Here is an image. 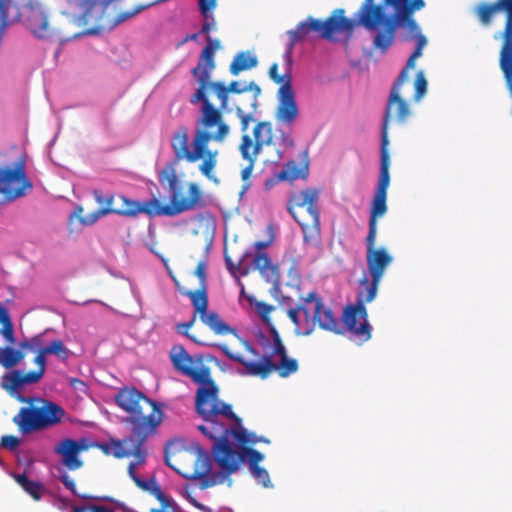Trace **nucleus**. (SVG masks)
Listing matches in <instances>:
<instances>
[{"label":"nucleus","instance_id":"1a4fd4ad","mask_svg":"<svg viewBox=\"0 0 512 512\" xmlns=\"http://www.w3.org/2000/svg\"><path fill=\"white\" fill-rule=\"evenodd\" d=\"M297 307L304 320L305 331H303V336L310 335L315 330L316 325L336 334L342 333L341 323L334 316L331 309L324 307L322 299L315 291L301 297Z\"/></svg>","mask_w":512,"mask_h":512},{"label":"nucleus","instance_id":"e433bc0d","mask_svg":"<svg viewBox=\"0 0 512 512\" xmlns=\"http://www.w3.org/2000/svg\"><path fill=\"white\" fill-rule=\"evenodd\" d=\"M498 13H504L505 19L512 22V0H496L492 2V22Z\"/></svg>","mask_w":512,"mask_h":512},{"label":"nucleus","instance_id":"b1692460","mask_svg":"<svg viewBox=\"0 0 512 512\" xmlns=\"http://www.w3.org/2000/svg\"><path fill=\"white\" fill-rule=\"evenodd\" d=\"M88 449L86 439L74 440L65 438L58 442L54 447V452L62 457V464L70 470H76L82 467L83 462L79 459V454Z\"/></svg>","mask_w":512,"mask_h":512},{"label":"nucleus","instance_id":"4d7b16f0","mask_svg":"<svg viewBox=\"0 0 512 512\" xmlns=\"http://www.w3.org/2000/svg\"><path fill=\"white\" fill-rule=\"evenodd\" d=\"M225 262L227 269L232 275H236V273L240 274V269L238 268L239 262L237 264H234L228 256L225 257Z\"/></svg>","mask_w":512,"mask_h":512},{"label":"nucleus","instance_id":"ddd939ff","mask_svg":"<svg viewBox=\"0 0 512 512\" xmlns=\"http://www.w3.org/2000/svg\"><path fill=\"white\" fill-rule=\"evenodd\" d=\"M252 134V137L249 134H243L239 145L241 156L248 162V165L241 171L243 180L251 176L254 165L263 148L272 144V123L269 121L258 122L253 128Z\"/></svg>","mask_w":512,"mask_h":512},{"label":"nucleus","instance_id":"c03bdc74","mask_svg":"<svg viewBox=\"0 0 512 512\" xmlns=\"http://www.w3.org/2000/svg\"><path fill=\"white\" fill-rule=\"evenodd\" d=\"M250 472L253 475V477L264 487L271 486L270 476L265 468L256 466L254 468H251Z\"/></svg>","mask_w":512,"mask_h":512},{"label":"nucleus","instance_id":"72a5a7b5","mask_svg":"<svg viewBox=\"0 0 512 512\" xmlns=\"http://www.w3.org/2000/svg\"><path fill=\"white\" fill-rule=\"evenodd\" d=\"M258 60L256 56L250 55L249 52L238 53L230 64V73L237 76L240 72L256 67Z\"/></svg>","mask_w":512,"mask_h":512},{"label":"nucleus","instance_id":"4be33fe9","mask_svg":"<svg viewBox=\"0 0 512 512\" xmlns=\"http://www.w3.org/2000/svg\"><path fill=\"white\" fill-rule=\"evenodd\" d=\"M42 377V371L38 368L26 373L14 369L1 377L0 385L11 397L18 400V397L22 396L20 390L25 385L36 384Z\"/></svg>","mask_w":512,"mask_h":512},{"label":"nucleus","instance_id":"39448f33","mask_svg":"<svg viewBox=\"0 0 512 512\" xmlns=\"http://www.w3.org/2000/svg\"><path fill=\"white\" fill-rule=\"evenodd\" d=\"M411 12L404 18L399 10H394L389 14L381 4H376V0H363V8L360 11L359 23L368 31H375L373 39V48L385 53L395 40L398 28L406 31L405 40H416V48L410 55L405 67L400 73H405V80H408V72L415 68L416 59L422 55V50L427 44L426 37L421 33V29L415 21Z\"/></svg>","mask_w":512,"mask_h":512},{"label":"nucleus","instance_id":"37998d69","mask_svg":"<svg viewBox=\"0 0 512 512\" xmlns=\"http://www.w3.org/2000/svg\"><path fill=\"white\" fill-rule=\"evenodd\" d=\"M43 338L42 335H36L29 340H25L19 343V347L23 349L25 352H36L38 354V350L43 348Z\"/></svg>","mask_w":512,"mask_h":512},{"label":"nucleus","instance_id":"cd10ccee","mask_svg":"<svg viewBox=\"0 0 512 512\" xmlns=\"http://www.w3.org/2000/svg\"><path fill=\"white\" fill-rule=\"evenodd\" d=\"M50 354H54L62 360H67L70 356V351L59 339H55L49 345L40 348L33 362L37 365V368L42 371L43 375L46 371V355Z\"/></svg>","mask_w":512,"mask_h":512},{"label":"nucleus","instance_id":"de8ad7c7","mask_svg":"<svg viewBox=\"0 0 512 512\" xmlns=\"http://www.w3.org/2000/svg\"><path fill=\"white\" fill-rule=\"evenodd\" d=\"M2 324V328L0 330V333L2 334V336L4 337V339L9 343V344H14L15 342V337H14V328H13V324L11 322V319H7L3 322H0Z\"/></svg>","mask_w":512,"mask_h":512},{"label":"nucleus","instance_id":"c85d7f7f","mask_svg":"<svg viewBox=\"0 0 512 512\" xmlns=\"http://www.w3.org/2000/svg\"><path fill=\"white\" fill-rule=\"evenodd\" d=\"M12 478L35 501H40L46 492L41 482L29 479L26 473H13Z\"/></svg>","mask_w":512,"mask_h":512},{"label":"nucleus","instance_id":"4c0bfd02","mask_svg":"<svg viewBox=\"0 0 512 512\" xmlns=\"http://www.w3.org/2000/svg\"><path fill=\"white\" fill-rule=\"evenodd\" d=\"M30 27L33 34H35L38 37H43L48 29L47 18L41 13L36 14L31 19Z\"/></svg>","mask_w":512,"mask_h":512},{"label":"nucleus","instance_id":"6e6d98bb","mask_svg":"<svg viewBox=\"0 0 512 512\" xmlns=\"http://www.w3.org/2000/svg\"><path fill=\"white\" fill-rule=\"evenodd\" d=\"M70 385L74 389H76V390H78L80 392H84V393L88 389L86 383L84 381L80 380V379H77V378H71L70 379Z\"/></svg>","mask_w":512,"mask_h":512},{"label":"nucleus","instance_id":"13d9d810","mask_svg":"<svg viewBox=\"0 0 512 512\" xmlns=\"http://www.w3.org/2000/svg\"><path fill=\"white\" fill-rule=\"evenodd\" d=\"M90 512H114L111 508L100 506V505H91L89 507Z\"/></svg>","mask_w":512,"mask_h":512},{"label":"nucleus","instance_id":"f704fd0d","mask_svg":"<svg viewBox=\"0 0 512 512\" xmlns=\"http://www.w3.org/2000/svg\"><path fill=\"white\" fill-rule=\"evenodd\" d=\"M204 19L205 20H204V22L202 24L200 33L203 34L206 37L207 44L203 48L202 51H205L208 47L213 48L212 61H215V53H216V51L218 49H220L221 44H220V41L218 39H213L210 36V32H211V30H216L217 29L216 20H215V18L211 14H209V18H204Z\"/></svg>","mask_w":512,"mask_h":512},{"label":"nucleus","instance_id":"09e8293b","mask_svg":"<svg viewBox=\"0 0 512 512\" xmlns=\"http://www.w3.org/2000/svg\"><path fill=\"white\" fill-rule=\"evenodd\" d=\"M60 481L63 483V485L70 490L74 495L82 498V499H95V497L89 496V495H80L77 493L76 485L73 479L69 477L67 474H62L60 476Z\"/></svg>","mask_w":512,"mask_h":512},{"label":"nucleus","instance_id":"e2e57ef3","mask_svg":"<svg viewBox=\"0 0 512 512\" xmlns=\"http://www.w3.org/2000/svg\"><path fill=\"white\" fill-rule=\"evenodd\" d=\"M89 509V507L86 506H75L71 509L70 512H86Z\"/></svg>","mask_w":512,"mask_h":512},{"label":"nucleus","instance_id":"7c9ffc66","mask_svg":"<svg viewBox=\"0 0 512 512\" xmlns=\"http://www.w3.org/2000/svg\"><path fill=\"white\" fill-rule=\"evenodd\" d=\"M386 8L391 6L394 10H399L401 15L406 18L411 12H416L425 7L424 0H381L379 3Z\"/></svg>","mask_w":512,"mask_h":512},{"label":"nucleus","instance_id":"69168bd1","mask_svg":"<svg viewBox=\"0 0 512 512\" xmlns=\"http://www.w3.org/2000/svg\"><path fill=\"white\" fill-rule=\"evenodd\" d=\"M166 464L169 465L170 467H173L170 463H169V460L166 459Z\"/></svg>","mask_w":512,"mask_h":512},{"label":"nucleus","instance_id":"a19ab883","mask_svg":"<svg viewBox=\"0 0 512 512\" xmlns=\"http://www.w3.org/2000/svg\"><path fill=\"white\" fill-rule=\"evenodd\" d=\"M249 109L250 112L246 113L245 109L241 105L236 104L235 106L236 115L239 118L241 124V131L244 133L247 131L250 122L254 121L253 113L255 111H253L251 108Z\"/></svg>","mask_w":512,"mask_h":512},{"label":"nucleus","instance_id":"052dcab7","mask_svg":"<svg viewBox=\"0 0 512 512\" xmlns=\"http://www.w3.org/2000/svg\"><path fill=\"white\" fill-rule=\"evenodd\" d=\"M9 318L10 316L8 314V311L0 305V322H3Z\"/></svg>","mask_w":512,"mask_h":512},{"label":"nucleus","instance_id":"58836bf2","mask_svg":"<svg viewBox=\"0 0 512 512\" xmlns=\"http://www.w3.org/2000/svg\"><path fill=\"white\" fill-rule=\"evenodd\" d=\"M274 310V307L265 302H258L256 304V311L263 322L268 326L269 333L271 334V329L276 328L271 321L270 313Z\"/></svg>","mask_w":512,"mask_h":512},{"label":"nucleus","instance_id":"603ef678","mask_svg":"<svg viewBox=\"0 0 512 512\" xmlns=\"http://www.w3.org/2000/svg\"><path fill=\"white\" fill-rule=\"evenodd\" d=\"M94 197L96 202L101 205L100 208H113L112 203L114 196L112 194L103 195L100 191H94Z\"/></svg>","mask_w":512,"mask_h":512},{"label":"nucleus","instance_id":"5fc2aeb1","mask_svg":"<svg viewBox=\"0 0 512 512\" xmlns=\"http://www.w3.org/2000/svg\"><path fill=\"white\" fill-rule=\"evenodd\" d=\"M279 132H280V136H279L280 145L283 146L284 148L293 147L294 140L291 137V135L289 133L283 132L281 130H279Z\"/></svg>","mask_w":512,"mask_h":512},{"label":"nucleus","instance_id":"f03ea898","mask_svg":"<svg viewBox=\"0 0 512 512\" xmlns=\"http://www.w3.org/2000/svg\"><path fill=\"white\" fill-rule=\"evenodd\" d=\"M114 401L127 414L123 421L129 426L130 434L123 439L111 441L113 456L118 459L133 456L135 462L128 465V474L138 488L148 490L155 478L141 479L136 468L145 463V444L157 434L164 412L158 402L132 386L121 388L114 396Z\"/></svg>","mask_w":512,"mask_h":512},{"label":"nucleus","instance_id":"0eeeda50","mask_svg":"<svg viewBox=\"0 0 512 512\" xmlns=\"http://www.w3.org/2000/svg\"><path fill=\"white\" fill-rule=\"evenodd\" d=\"M287 211L301 227L304 244L317 247L321 243L319 191L313 188L293 192Z\"/></svg>","mask_w":512,"mask_h":512},{"label":"nucleus","instance_id":"864d4df0","mask_svg":"<svg viewBox=\"0 0 512 512\" xmlns=\"http://www.w3.org/2000/svg\"><path fill=\"white\" fill-rule=\"evenodd\" d=\"M197 314L198 313L195 312L193 318L189 322L180 323L176 327L178 333L183 334V335L189 337L194 342H197L196 338L194 336L190 335L188 331L193 326Z\"/></svg>","mask_w":512,"mask_h":512},{"label":"nucleus","instance_id":"5701e85b","mask_svg":"<svg viewBox=\"0 0 512 512\" xmlns=\"http://www.w3.org/2000/svg\"><path fill=\"white\" fill-rule=\"evenodd\" d=\"M18 401L27 404L36 403L44 429L61 423L66 415L65 410L59 404L40 397L19 396Z\"/></svg>","mask_w":512,"mask_h":512},{"label":"nucleus","instance_id":"2eb2a0df","mask_svg":"<svg viewBox=\"0 0 512 512\" xmlns=\"http://www.w3.org/2000/svg\"><path fill=\"white\" fill-rule=\"evenodd\" d=\"M67 7L78 13L77 22L85 27L84 34L95 35L104 27L107 2L105 0H64Z\"/></svg>","mask_w":512,"mask_h":512},{"label":"nucleus","instance_id":"423d86ee","mask_svg":"<svg viewBox=\"0 0 512 512\" xmlns=\"http://www.w3.org/2000/svg\"><path fill=\"white\" fill-rule=\"evenodd\" d=\"M264 355L258 361H248L242 355L233 353L226 344L218 345L222 353L230 360L241 364L245 374L266 379L272 372H278L282 378L298 370L296 359L289 358L287 350L276 328L271 329V340L261 332L257 336Z\"/></svg>","mask_w":512,"mask_h":512},{"label":"nucleus","instance_id":"a18cd8bd","mask_svg":"<svg viewBox=\"0 0 512 512\" xmlns=\"http://www.w3.org/2000/svg\"><path fill=\"white\" fill-rule=\"evenodd\" d=\"M113 208H99L97 211L90 213L81 218V223L84 225L94 224L100 217L112 214Z\"/></svg>","mask_w":512,"mask_h":512},{"label":"nucleus","instance_id":"dca6fc26","mask_svg":"<svg viewBox=\"0 0 512 512\" xmlns=\"http://www.w3.org/2000/svg\"><path fill=\"white\" fill-rule=\"evenodd\" d=\"M363 8V3L354 14L353 19L344 16L343 9H336L333 14L325 21L315 19L309 16L305 23L308 25L309 32L315 33L322 38L330 39L335 32H352L356 26H362L359 22V14Z\"/></svg>","mask_w":512,"mask_h":512},{"label":"nucleus","instance_id":"c756f323","mask_svg":"<svg viewBox=\"0 0 512 512\" xmlns=\"http://www.w3.org/2000/svg\"><path fill=\"white\" fill-rule=\"evenodd\" d=\"M289 36V43L287 45V50L283 55L286 65L288 67L292 66V52L295 44L304 39L310 37L311 33L309 32L308 25H306L305 21L297 24L296 28L293 30H289L287 32Z\"/></svg>","mask_w":512,"mask_h":512},{"label":"nucleus","instance_id":"412c9836","mask_svg":"<svg viewBox=\"0 0 512 512\" xmlns=\"http://www.w3.org/2000/svg\"><path fill=\"white\" fill-rule=\"evenodd\" d=\"M212 462L210 455L202 448L197 449V456L194 461L193 470L189 475H184L190 480H199L200 489H206L224 481V474L211 473Z\"/></svg>","mask_w":512,"mask_h":512},{"label":"nucleus","instance_id":"a878e982","mask_svg":"<svg viewBox=\"0 0 512 512\" xmlns=\"http://www.w3.org/2000/svg\"><path fill=\"white\" fill-rule=\"evenodd\" d=\"M501 37L502 45L499 52V67L512 98V22L507 19H505Z\"/></svg>","mask_w":512,"mask_h":512},{"label":"nucleus","instance_id":"bb28decb","mask_svg":"<svg viewBox=\"0 0 512 512\" xmlns=\"http://www.w3.org/2000/svg\"><path fill=\"white\" fill-rule=\"evenodd\" d=\"M13 422L17 425L22 434L44 430L36 403L21 407L19 412L14 416Z\"/></svg>","mask_w":512,"mask_h":512},{"label":"nucleus","instance_id":"6e6552de","mask_svg":"<svg viewBox=\"0 0 512 512\" xmlns=\"http://www.w3.org/2000/svg\"><path fill=\"white\" fill-rule=\"evenodd\" d=\"M206 268L207 263L205 260L198 262L194 274L199 279V287L195 291H184L182 294L191 300L194 311L198 313L200 320L216 335L225 336L232 334L238 337V331L235 327H231L229 324H227L217 312H208L207 310L208 295Z\"/></svg>","mask_w":512,"mask_h":512},{"label":"nucleus","instance_id":"473e14b6","mask_svg":"<svg viewBox=\"0 0 512 512\" xmlns=\"http://www.w3.org/2000/svg\"><path fill=\"white\" fill-rule=\"evenodd\" d=\"M26 356V352L21 349H15L11 346L0 348V365L6 369L16 367Z\"/></svg>","mask_w":512,"mask_h":512},{"label":"nucleus","instance_id":"6ab92c4d","mask_svg":"<svg viewBox=\"0 0 512 512\" xmlns=\"http://www.w3.org/2000/svg\"><path fill=\"white\" fill-rule=\"evenodd\" d=\"M380 175L377 186V191L372 200L369 223H368V233L377 234V220L379 217H382L387 212V189L390 184V158H386L380 156Z\"/></svg>","mask_w":512,"mask_h":512},{"label":"nucleus","instance_id":"9b49d317","mask_svg":"<svg viewBox=\"0 0 512 512\" xmlns=\"http://www.w3.org/2000/svg\"><path fill=\"white\" fill-rule=\"evenodd\" d=\"M406 82L405 73H400L393 83L386 103L382 125H381V149L380 156L390 158L388 145V128L392 120L398 124H404L412 115L409 103L401 96V87Z\"/></svg>","mask_w":512,"mask_h":512},{"label":"nucleus","instance_id":"3c124183","mask_svg":"<svg viewBox=\"0 0 512 512\" xmlns=\"http://www.w3.org/2000/svg\"><path fill=\"white\" fill-rule=\"evenodd\" d=\"M20 444L18 437L13 435H5L1 438L0 446L10 451L15 450Z\"/></svg>","mask_w":512,"mask_h":512},{"label":"nucleus","instance_id":"c9c22d12","mask_svg":"<svg viewBox=\"0 0 512 512\" xmlns=\"http://www.w3.org/2000/svg\"><path fill=\"white\" fill-rule=\"evenodd\" d=\"M290 68H291V66L290 67L287 66V71L284 74L280 75L278 73V64L273 63L269 68V77L276 84L280 85V87H283V86L292 87V77L289 72Z\"/></svg>","mask_w":512,"mask_h":512},{"label":"nucleus","instance_id":"f8f14e48","mask_svg":"<svg viewBox=\"0 0 512 512\" xmlns=\"http://www.w3.org/2000/svg\"><path fill=\"white\" fill-rule=\"evenodd\" d=\"M4 157L5 154H0V194L11 202L31 191L33 184L27 176L23 159L9 165Z\"/></svg>","mask_w":512,"mask_h":512},{"label":"nucleus","instance_id":"7ed1b4c3","mask_svg":"<svg viewBox=\"0 0 512 512\" xmlns=\"http://www.w3.org/2000/svg\"><path fill=\"white\" fill-rule=\"evenodd\" d=\"M195 409L203 419L198 430L213 441L212 454L215 461L230 444L254 445L257 441L255 434L242 427L241 418L233 412L232 406L219 400V388L215 383L197 389Z\"/></svg>","mask_w":512,"mask_h":512},{"label":"nucleus","instance_id":"ea45409f","mask_svg":"<svg viewBox=\"0 0 512 512\" xmlns=\"http://www.w3.org/2000/svg\"><path fill=\"white\" fill-rule=\"evenodd\" d=\"M415 93L414 100L419 101L427 91V80L423 71H418L414 81Z\"/></svg>","mask_w":512,"mask_h":512},{"label":"nucleus","instance_id":"8fccbe9b","mask_svg":"<svg viewBox=\"0 0 512 512\" xmlns=\"http://www.w3.org/2000/svg\"><path fill=\"white\" fill-rule=\"evenodd\" d=\"M217 0H199L198 6L201 15L209 18V14L215 9Z\"/></svg>","mask_w":512,"mask_h":512},{"label":"nucleus","instance_id":"4468645a","mask_svg":"<svg viewBox=\"0 0 512 512\" xmlns=\"http://www.w3.org/2000/svg\"><path fill=\"white\" fill-rule=\"evenodd\" d=\"M268 242L257 241L253 244L255 251L246 250L239 259L240 275L247 276L252 271H258L267 283L277 285L280 279L278 266L274 265L264 250Z\"/></svg>","mask_w":512,"mask_h":512},{"label":"nucleus","instance_id":"49530a36","mask_svg":"<svg viewBox=\"0 0 512 512\" xmlns=\"http://www.w3.org/2000/svg\"><path fill=\"white\" fill-rule=\"evenodd\" d=\"M147 6H142V5H139L137 7H135L134 9L132 10H128V11H122L120 12L115 20H114V25H119L129 19H131L132 17L136 16L138 13H140L142 10H144Z\"/></svg>","mask_w":512,"mask_h":512},{"label":"nucleus","instance_id":"20e7f679","mask_svg":"<svg viewBox=\"0 0 512 512\" xmlns=\"http://www.w3.org/2000/svg\"><path fill=\"white\" fill-rule=\"evenodd\" d=\"M173 151V159L165 165L158 174L160 184H167L170 192V203L162 204L159 199L152 198L143 203L121 196L123 206L120 209L113 208L112 214L135 217L144 213L149 217L167 216L174 217L183 212L193 210L198 206H203L202 191L195 182H189L188 196L183 197V183L179 180L176 172V166L181 161L188 162V158L178 157L177 150Z\"/></svg>","mask_w":512,"mask_h":512},{"label":"nucleus","instance_id":"2f4dec72","mask_svg":"<svg viewBox=\"0 0 512 512\" xmlns=\"http://www.w3.org/2000/svg\"><path fill=\"white\" fill-rule=\"evenodd\" d=\"M308 175V165L300 164L294 160L289 161L284 165L278 178L280 180L293 181L301 178H306Z\"/></svg>","mask_w":512,"mask_h":512},{"label":"nucleus","instance_id":"680f3d73","mask_svg":"<svg viewBox=\"0 0 512 512\" xmlns=\"http://www.w3.org/2000/svg\"><path fill=\"white\" fill-rule=\"evenodd\" d=\"M197 38H198V34H197V33L187 35V36L184 38L183 43L188 42V41H196V40H197Z\"/></svg>","mask_w":512,"mask_h":512},{"label":"nucleus","instance_id":"9d476101","mask_svg":"<svg viewBox=\"0 0 512 512\" xmlns=\"http://www.w3.org/2000/svg\"><path fill=\"white\" fill-rule=\"evenodd\" d=\"M377 234L368 233L365 239L366 244V265L371 280L364 276L360 280L359 289L366 292L368 300H374L377 295L379 284L388 266L393 262V257L386 248L376 247Z\"/></svg>","mask_w":512,"mask_h":512},{"label":"nucleus","instance_id":"aec40b11","mask_svg":"<svg viewBox=\"0 0 512 512\" xmlns=\"http://www.w3.org/2000/svg\"><path fill=\"white\" fill-rule=\"evenodd\" d=\"M170 359L174 368L181 374L191 378L195 383L201 386H209L215 383L210 376V368L202 366L194 367L193 358L188 354L183 346L175 345L170 351Z\"/></svg>","mask_w":512,"mask_h":512},{"label":"nucleus","instance_id":"f3484780","mask_svg":"<svg viewBox=\"0 0 512 512\" xmlns=\"http://www.w3.org/2000/svg\"><path fill=\"white\" fill-rule=\"evenodd\" d=\"M373 300L366 298V292L359 289L356 303L344 309L342 320L346 329L354 335L361 343L371 338V326L367 320V309L365 303Z\"/></svg>","mask_w":512,"mask_h":512},{"label":"nucleus","instance_id":"79ce46f5","mask_svg":"<svg viewBox=\"0 0 512 512\" xmlns=\"http://www.w3.org/2000/svg\"><path fill=\"white\" fill-rule=\"evenodd\" d=\"M287 315L289 319L292 321V323L295 325L296 333L299 335H303V331H305V325L298 307L296 306L288 309Z\"/></svg>","mask_w":512,"mask_h":512},{"label":"nucleus","instance_id":"bf43d9fd","mask_svg":"<svg viewBox=\"0 0 512 512\" xmlns=\"http://www.w3.org/2000/svg\"><path fill=\"white\" fill-rule=\"evenodd\" d=\"M242 344L244 346V348L250 353L252 354L254 357H257L259 355V353L257 352V350L247 341V340H243L242 341Z\"/></svg>","mask_w":512,"mask_h":512},{"label":"nucleus","instance_id":"393cba45","mask_svg":"<svg viewBox=\"0 0 512 512\" xmlns=\"http://www.w3.org/2000/svg\"><path fill=\"white\" fill-rule=\"evenodd\" d=\"M277 96L278 105L275 112V119L277 122L291 126L299 115L294 91L292 87H279Z\"/></svg>","mask_w":512,"mask_h":512},{"label":"nucleus","instance_id":"a211bd4d","mask_svg":"<svg viewBox=\"0 0 512 512\" xmlns=\"http://www.w3.org/2000/svg\"><path fill=\"white\" fill-rule=\"evenodd\" d=\"M264 459V455L256 449L245 447V445L236 446L230 444L224 449V452L217 457L215 461L222 472L229 476L238 471L242 462L248 461L249 468L259 466V462Z\"/></svg>","mask_w":512,"mask_h":512},{"label":"nucleus","instance_id":"0e129e2a","mask_svg":"<svg viewBox=\"0 0 512 512\" xmlns=\"http://www.w3.org/2000/svg\"><path fill=\"white\" fill-rule=\"evenodd\" d=\"M256 439H257V441H256L254 444H256L258 441L266 442V443H268V442H269L268 440H266V439H262V438H257V437H256Z\"/></svg>","mask_w":512,"mask_h":512},{"label":"nucleus","instance_id":"f257e3e1","mask_svg":"<svg viewBox=\"0 0 512 512\" xmlns=\"http://www.w3.org/2000/svg\"><path fill=\"white\" fill-rule=\"evenodd\" d=\"M213 48L208 47L202 51L192 75L198 82V88L190 98V103H201L200 115L197 119L192 143H189V130L186 126H179L170 139L171 149L177 150V156L188 158V163H195L203 159L199 165L200 172L209 180L217 183L214 169L217 165V151L208 148L210 142L222 143L230 133L229 125L223 119V111H229V96L252 92L248 107L257 110L258 97L261 88L254 81L242 86L238 81H231L228 85L221 81H211V73L216 67L212 61Z\"/></svg>","mask_w":512,"mask_h":512}]
</instances>
